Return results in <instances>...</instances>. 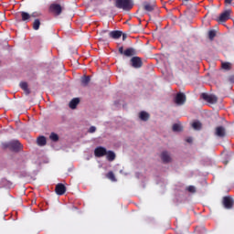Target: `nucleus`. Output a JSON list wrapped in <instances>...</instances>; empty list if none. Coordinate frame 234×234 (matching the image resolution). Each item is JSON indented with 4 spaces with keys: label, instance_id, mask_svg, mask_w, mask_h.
Returning a JSON list of instances; mask_svg holds the SVG:
<instances>
[{
    "label": "nucleus",
    "instance_id": "17",
    "mask_svg": "<svg viewBox=\"0 0 234 234\" xmlns=\"http://www.w3.org/2000/svg\"><path fill=\"white\" fill-rule=\"evenodd\" d=\"M80 103V99L79 98H75V99H72L70 101H69V109H76V107H78V104Z\"/></svg>",
    "mask_w": 234,
    "mask_h": 234
},
{
    "label": "nucleus",
    "instance_id": "2",
    "mask_svg": "<svg viewBox=\"0 0 234 234\" xmlns=\"http://www.w3.org/2000/svg\"><path fill=\"white\" fill-rule=\"evenodd\" d=\"M147 12L150 17V21H153V19L158 17V7L156 6V2H154V0L148 2Z\"/></svg>",
    "mask_w": 234,
    "mask_h": 234
},
{
    "label": "nucleus",
    "instance_id": "14",
    "mask_svg": "<svg viewBox=\"0 0 234 234\" xmlns=\"http://www.w3.org/2000/svg\"><path fill=\"white\" fill-rule=\"evenodd\" d=\"M122 31L114 30L108 33V37H111L112 39H120L122 37Z\"/></svg>",
    "mask_w": 234,
    "mask_h": 234
},
{
    "label": "nucleus",
    "instance_id": "30",
    "mask_svg": "<svg viewBox=\"0 0 234 234\" xmlns=\"http://www.w3.org/2000/svg\"><path fill=\"white\" fill-rule=\"evenodd\" d=\"M222 69H224L225 70H231V63L229 62L222 63Z\"/></svg>",
    "mask_w": 234,
    "mask_h": 234
},
{
    "label": "nucleus",
    "instance_id": "24",
    "mask_svg": "<svg viewBox=\"0 0 234 234\" xmlns=\"http://www.w3.org/2000/svg\"><path fill=\"white\" fill-rule=\"evenodd\" d=\"M106 178H108L112 182H116V176H114V173L112 171L108 172V174L106 175Z\"/></svg>",
    "mask_w": 234,
    "mask_h": 234
},
{
    "label": "nucleus",
    "instance_id": "25",
    "mask_svg": "<svg viewBox=\"0 0 234 234\" xmlns=\"http://www.w3.org/2000/svg\"><path fill=\"white\" fill-rule=\"evenodd\" d=\"M49 140L51 142H58L59 140V136L56 133H51L49 135Z\"/></svg>",
    "mask_w": 234,
    "mask_h": 234
},
{
    "label": "nucleus",
    "instance_id": "38",
    "mask_svg": "<svg viewBox=\"0 0 234 234\" xmlns=\"http://www.w3.org/2000/svg\"><path fill=\"white\" fill-rule=\"evenodd\" d=\"M127 39V34H122V41H125Z\"/></svg>",
    "mask_w": 234,
    "mask_h": 234
},
{
    "label": "nucleus",
    "instance_id": "22",
    "mask_svg": "<svg viewBox=\"0 0 234 234\" xmlns=\"http://www.w3.org/2000/svg\"><path fill=\"white\" fill-rule=\"evenodd\" d=\"M192 127L195 131H200L202 129V122L196 121L192 123Z\"/></svg>",
    "mask_w": 234,
    "mask_h": 234
},
{
    "label": "nucleus",
    "instance_id": "40",
    "mask_svg": "<svg viewBox=\"0 0 234 234\" xmlns=\"http://www.w3.org/2000/svg\"><path fill=\"white\" fill-rule=\"evenodd\" d=\"M144 10H147V4H144Z\"/></svg>",
    "mask_w": 234,
    "mask_h": 234
},
{
    "label": "nucleus",
    "instance_id": "39",
    "mask_svg": "<svg viewBox=\"0 0 234 234\" xmlns=\"http://www.w3.org/2000/svg\"><path fill=\"white\" fill-rule=\"evenodd\" d=\"M233 0H225V3L227 4V5H231V2H232Z\"/></svg>",
    "mask_w": 234,
    "mask_h": 234
},
{
    "label": "nucleus",
    "instance_id": "27",
    "mask_svg": "<svg viewBox=\"0 0 234 234\" xmlns=\"http://www.w3.org/2000/svg\"><path fill=\"white\" fill-rule=\"evenodd\" d=\"M39 27H41V22L39 21V19H35L33 23V28L35 30H39Z\"/></svg>",
    "mask_w": 234,
    "mask_h": 234
},
{
    "label": "nucleus",
    "instance_id": "23",
    "mask_svg": "<svg viewBox=\"0 0 234 234\" xmlns=\"http://www.w3.org/2000/svg\"><path fill=\"white\" fill-rule=\"evenodd\" d=\"M20 87L26 94H30V90H28V84L27 82H21Z\"/></svg>",
    "mask_w": 234,
    "mask_h": 234
},
{
    "label": "nucleus",
    "instance_id": "9",
    "mask_svg": "<svg viewBox=\"0 0 234 234\" xmlns=\"http://www.w3.org/2000/svg\"><path fill=\"white\" fill-rule=\"evenodd\" d=\"M186 94L179 92L175 98V103H176V105H184V103H186Z\"/></svg>",
    "mask_w": 234,
    "mask_h": 234
},
{
    "label": "nucleus",
    "instance_id": "1",
    "mask_svg": "<svg viewBox=\"0 0 234 234\" xmlns=\"http://www.w3.org/2000/svg\"><path fill=\"white\" fill-rule=\"evenodd\" d=\"M114 6L119 10H124L129 12L134 6V1L133 0H114Z\"/></svg>",
    "mask_w": 234,
    "mask_h": 234
},
{
    "label": "nucleus",
    "instance_id": "3",
    "mask_svg": "<svg viewBox=\"0 0 234 234\" xmlns=\"http://www.w3.org/2000/svg\"><path fill=\"white\" fill-rule=\"evenodd\" d=\"M4 149H9V151H13L14 153H19L21 151V143L17 140L10 141L8 143H4L2 144Z\"/></svg>",
    "mask_w": 234,
    "mask_h": 234
},
{
    "label": "nucleus",
    "instance_id": "13",
    "mask_svg": "<svg viewBox=\"0 0 234 234\" xmlns=\"http://www.w3.org/2000/svg\"><path fill=\"white\" fill-rule=\"evenodd\" d=\"M161 160L163 164H169L171 162V154L167 151L161 153Z\"/></svg>",
    "mask_w": 234,
    "mask_h": 234
},
{
    "label": "nucleus",
    "instance_id": "8",
    "mask_svg": "<svg viewBox=\"0 0 234 234\" xmlns=\"http://www.w3.org/2000/svg\"><path fill=\"white\" fill-rule=\"evenodd\" d=\"M214 134L218 138H226V127L224 126L216 127Z\"/></svg>",
    "mask_w": 234,
    "mask_h": 234
},
{
    "label": "nucleus",
    "instance_id": "19",
    "mask_svg": "<svg viewBox=\"0 0 234 234\" xmlns=\"http://www.w3.org/2000/svg\"><path fill=\"white\" fill-rule=\"evenodd\" d=\"M134 54H136V51L133 48L124 50V56H126V58H131L132 56H134Z\"/></svg>",
    "mask_w": 234,
    "mask_h": 234
},
{
    "label": "nucleus",
    "instance_id": "28",
    "mask_svg": "<svg viewBox=\"0 0 234 234\" xmlns=\"http://www.w3.org/2000/svg\"><path fill=\"white\" fill-rule=\"evenodd\" d=\"M139 118L143 122H147V112H141L139 114Z\"/></svg>",
    "mask_w": 234,
    "mask_h": 234
},
{
    "label": "nucleus",
    "instance_id": "33",
    "mask_svg": "<svg viewBox=\"0 0 234 234\" xmlns=\"http://www.w3.org/2000/svg\"><path fill=\"white\" fill-rule=\"evenodd\" d=\"M88 133H96V126H90V129L88 130Z\"/></svg>",
    "mask_w": 234,
    "mask_h": 234
},
{
    "label": "nucleus",
    "instance_id": "10",
    "mask_svg": "<svg viewBox=\"0 0 234 234\" xmlns=\"http://www.w3.org/2000/svg\"><path fill=\"white\" fill-rule=\"evenodd\" d=\"M50 12L53 14H56L57 16H60L63 9L61 8V5L59 4H52L49 6Z\"/></svg>",
    "mask_w": 234,
    "mask_h": 234
},
{
    "label": "nucleus",
    "instance_id": "26",
    "mask_svg": "<svg viewBox=\"0 0 234 234\" xmlns=\"http://www.w3.org/2000/svg\"><path fill=\"white\" fill-rule=\"evenodd\" d=\"M172 130L174 133H180V131H182V126L178 123H175L173 124Z\"/></svg>",
    "mask_w": 234,
    "mask_h": 234
},
{
    "label": "nucleus",
    "instance_id": "16",
    "mask_svg": "<svg viewBox=\"0 0 234 234\" xmlns=\"http://www.w3.org/2000/svg\"><path fill=\"white\" fill-rule=\"evenodd\" d=\"M106 158L109 162H114L116 160V154L112 151L106 152Z\"/></svg>",
    "mask_w": 234,
    "mask_h": 234
},
{
    "label": "nucleus",
    "instance_id": "11",
    "mask_svg": "<svg viewBox=\"0 0 234 234\" xmlns=\"http://www.w3.org/2000/svg\"><path fill=\"white\" fill-rule=\"evenodd\" d=\"M231 16V11L230 10H227L224 11L223 13H221V15L219 16L218 21L219 23H226V21H228V19H229V16Z\"/></svg>",
    "mask_w": 234,
    "mask_h": 234
},
{
    "label": "nucleus",
    "instance_id": "20",
    "mask_svg": "<svg viewBox=\"0 0 234 234\" xmlns=\"http://www.w3.org/2000/svg\"><path fill=\"white\" fill-rule=\"evenodd\" d=\"M89 83H90V77L84 76L81 78V85L83 87H87V85H89Z\"/></svg>",
    "mask_w": 234,
    "mask_h": 234
},
{
    "label": "nucleus",
    "instance_id": "41",
    "mask_svg": "<svg viewBox=\"0 0 234 234\" xmlns=\"http://www.w3.org/2000/svg\"><path fill=\"white\" fill-rule=\"evenodd\" d=\"M147 118H149V114H147Z\"/></svg>",
    "mask_w": 234,
    "mask_h": 234
},
{
    "label": "nucleus",
    "instance_id": "29",
    "mask_svg": "<svg viewBox=\"0 0 234 234\" xmlns=\"http://www.w3.org/2000/svg\"><path fill=\"white\" fill-rule=\"evenodd\" d=\"M216 36H217V32L215 30L208 31V39H210V41H213Z\"/></svg>",
    "mask_w": 234,
    "mask_h": 234
},
{
    "label": "nucleus",
    "instance_id": "37",
    "mask_svg": "<svg viewBox=\"0 0 234 234\" xmlns=\"http://www.w3.org/2000/svg\"><path fill=\"white\" fill-rule=\"evenodd\" d=\"M120 174L124 175V176H127V175H129L128 173H124L123 170H120Z\"/></svg>",
    "mask_w": 234,
    "mask_h": 234
},
{
    "label": "nucleus",
    "instance_id": "15",
    "mask_svg": "<svg viewBox=\"0 0 234 234\" xmlns=\"http://www.w3.org/2000/svg\"><path fill=\"white\" fill-rule=\"evenodd\" d=\"M37 145H39V147H45V145H47V138L45 136H39L37 139Z\"/></svg>",
    "mask_w": 234,
    "mask_h": 234
},
{
    "label": "nucleus",
    "instance_id": "7",
    "mask_svg": "<svg viewBox=\"0 0 234 234\" xmlns=\"http://www.w3.org/2000/svg\"><path fill=\"white\" fill-rule=\"evenodd\" d=\"M94 154L97 158H101L107 154V149L103 146H98L94 150Z\"/></svg>",
    "mask_w": 234,
    "mask_h": 234
},
{
    "label": "nucleus",
    "instance_id": "31",
    "mask_svg": "<svg viewBox=\"0 0 234 234\" xmlns=\"http://www.w3.org/2000/svg\"><path fill=\"white\" fill-rule=\"evenodd\" d=\"M186 189L188 193H197V188L193 186H189Z\"/></svg>",
    "mask_w": 234,
    "mask_h": 234
},
{
    "label": "nucleus",
    "instance_id": "6",
    "mask_svg": "<svg viewBox=\"0 0 234 234\" xmlns=\"http://www.w3.org/2000/svg\"><path fill=\"white\" fill-rule=\"evenodd\" d=\"M130 63L133 69H142L143 62L142 58H140L139 57L132 58Z\"/></svg>",
    "mask_w": 234,
    "mask_h": 234
},
{
    "label": "nucleus",
    "instance_id": "34",
    "mask_svg": "<svg viewBox=\"0 0 234 234\" xmlns=\"http://www.w3.org/2000/svg\"><path fill=\"white\" fill-rule=\"evenodd\" d=\"M186 142H187V144H193V138L188 137L186 139Z\"/></svg>",
    "mask_w": 234,
    "mask_h": 234
},
{
    "label": "nucleus",
    "instance_id": "4",
    "mask_svg": "<svg viewBox=\"0 0 234 234\" xmlns=\"http://www.w3.org/2000/svg\"><path fill=\"white\" fill-rule=\"evenodd\" d=\"M200 98L207 101V103L215 104L218 101V98L216 95L208 93H201Z\"/></svg>",
    "mask_w": 234,
    "mask_h": 234
},
{
    "label": "nucleus",
    "instance_id": "21",
    "mask_svg": "<svg viewBox=\"0 0 234 234\" xmlns=\"http://www.w3.org/2000/svg\"><path fill=\"white\" fill-rule=\"evenodd\" d=\"M107 34H109V30L101 31V36L102 37L100 38V41H108L109 37H107Z\"/></svg>",
    "mask_w": 234,
    "mask_h": 234
},
{
    "label": "nucleus",
    "instance_id": "12",
    "mask_svg": "<svg viewBox=\"0 0 234 234\" xmlns=\"http://www.w3.org/2000/svg\"><path fill=\"white\" fill-rule=\"evenodd\" d=\"M55 191H56L57 195L61 197V195H65V193L67 192V187L65 186V185L58 183L56 186Z\"/></svg>",
    "mask_w": 234,
    "mask_h": 234
},
{
    "label": "nucleus",
    "instance_id": "5",
    "mask_svg": "<svg viewBox=\"0 0 234 234\" xmlns=\"http://www.w3.org/2000/svg\"><path fill=\"white\" fill-rule=\"evenodd\" d=\"M222 205L225 209H233L234 199L231 196H226L222 199Z\"/></svg>",
    "mask_w": 234,
    "mask_h": 234
},
{
    "label": "nucleus",
    "instance_id": "35",
    "mask_svg": "<svg viewBox=\"0 0 234 234\" xmlns=\"http://www.w3.org/2000/svg\"><path fill=\"white\" fill-rule=\"evenodd\" d=\"M229 80L231 82V83H234V75H230L229 77Z\"/></svg>",
    "mask_w": 234,
    "mask_h": 234
},
{
    "label": "nucleus",
    "instance_id": "36",
    "mask_svg": "<svg viewBox=\"0 0 234 234\" xmlns=\"http://www.w3.org/2000/svg\"><path fill=\"white\" fill-rule=\"evenodd\" d=\"M119 52H120V54H123L124 55L125 51H123V47L119 48Z\"/></svg>",
    "mask_w": 234,
    "mask_h": 234
},
{
    "label": "nucleus",
    "instance_id": "32",
    "mask_svg": "<svg viewBox=\"0 0 234 234\" xmlns=\"http://www.w3.org/2000/svg\"><path fill=\"white\" fill-rule=\"evenodd\" d=\"M39 16H41V14L39 12H33L30 15V17H39Z\"/></svg>",
    "mask_w": 234,
    "mask_h": 234
},
{
    "label": "nucleus",
    "instance_id": "18",
    "mask_svg": "<svg viewBox=\"0 0 234 234\" xmlns=\"http://www.w3.org/2000/svg\"><path fill=\"white\" fill-rule=\"evenodd\" d=\"M21 17H22V21H24L25 23H28V21H30L31 19L30 14L25 11L21 12Z\"/></svg>",
    "mask_w": 234,
    "mask_h": 234
}]
</instances>
